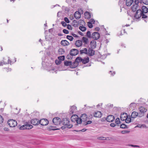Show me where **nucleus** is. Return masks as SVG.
Segmentation results:
<instances>
[{"label": "nucleus", "instance_id": "2", "mask_svg": "<svg viewBox=\"0 0 148 148\" xmlns=\"http://www.w3.org/2000/svg\"><path fill=\"white\" fill-rule=\"evenodd\" d=\"M71 121L75 122H76L77 124L81 123V119H80L77 115L75 114L73 115L71 118Z\"/></svg>", "mask_w": 148, "mask_h": 148}, {"label": "nucleus", "instance_id": "40", "mask_svg": "<svg viewBox=\"0 0 148 148\" xmlns=\"http://www.w3.org/2000/svg\"><path fill=\"white\" fill-rule=\"evenodd\" d=\"M115 122L116 123V124H118V125L120 123V119L119 118H117L115 120Z\"/></svg>", "mask_w": 148, "mask_h": 148}, {"label": "nucleus", "instance_id": "29", "mask_svg": "<svg viewBox=\"0 0 148 148\" xmlns=\"http://www.w3.org/2000/svg\"><path fill=\"white\" fill-rule=\"evenodd\" d=\"M58 52L59 54L62 55L65 53V51L64 49L62 48H60L58 50Z\"/></svg>", "mask_w": 148, "mask_h": 148}, {"label": "nucleus", "instance_id": "56", "mask_svg": "<svg viewBox=\"0 0 148 148\" xmlns=\"http://www.w3.org/2000/svg\"><path fill=\"white\" fill-rule=\"evenodd\" d=\"M86 130H87V129H83L82 130H75V131H76L77 132L81 131H82V132H84L85 131H86Z\"/></svg>", "mask_w": 148, "mask_h": 148}, {"label": "nucleus", "instance_id": "8", "mask_svg": "<svg viewBox=\"0 0 148 148\" xmlns=\"http://www.w3.org/2000/svg\"><path fill=\"white\" fill-rule=\"evenodd\" d=\"M79 53L78 50L76 49H73L70 50V54L72 56H75L76 55Z\"/></svg>", "mask_w": 148, "mask_h": 148}, {"label": "nucleus", "instance_id": "10", "mask_svg": "<svg viewBox=\"0 0 148 148\" xmlns=\"http://www.w3.org/2000/svg\"><path fill=\"white\" fill-rule=\"evenodd\" d=\"M99 37V34L97 32H93L92 35V38L95 40L98 39Z\"/></svg>", "mask_w": 148, "mask_h": 148}, {"label": "nucleus", "instance_id": "3", "mask_svg": "<svg viewBox=\"0 0 148 148\" xmlns=\"http://www.w3.org/2000/svg\"><path fill=\"white\" fill-rule=\"evenodd\" d=\"M33 126L29 124V123L26 122L25 124L21 126L20 129V130L30 129L33 128Z\"/></svg>", "mask_w": 148, "mask_h": 148}, {"label": "nucleus", "instance_id": "6", "mask_svg": "<svg viewBox=\"0 0 148 148\" xmlns=\"http://www.w3.org/2000/svg\"><path fill=\"white\" fill-rule=\"evenodd\" d=\"M52 121L54 124L56 125H58L61 124V120L59 117H55L53 118Z\"/></svg>", "mask_w": 148, "mask_h": 148}, {"label": "nucleus", "instance_id": "44", "mask_svg": "<svg viewBox=\"0 0 148 148\" xmlns=\"http://www.w3.org/2000/svg\"><path fill=\"white\" fill-rule=\"evenodd\" d=\"M56 64L57 65L60 64L61 62V61L59 60H56L55 61Z\"/></svg>", "mask_w": 148, "mask_h": 148}, {"label": "nucleus", "instance_id": "38", "mask_svg": "<svg viewBox=\"0 0 148 148\" xmlns=\"http://www.w3.org/2000/svg\"><path fill=\"white\" fill-rule=\"evenodd\" d=\"M120 127L121 128H125L128 127L126 125L123 123L121 125Z\"/></svg>", "mask_w": 148, "mask_h": 148}, {"label": "nucleus", "instance_id": "63", "mask_svg": "<svg viewBox=\"0 0 148 148\" xmlns=\"http://www.w3.org/2000/svg\"><path fill=\"white\" fill-rule=\"evenodd\" d=\"M100 29V28L99 27H97L95 28V30L97 31H99Z\"/></svg>", "mask_w": 148, "mask_h": 148}, {"label": "nucleus", "instance_id": "48", "mask_svg": "<svg viewBox=\"0 0 148 148\" xmlns=\"http://www.w3.org/2000/svg\"><path fill=\"white\" fill-rule=\"evenodd\" d=\"M8 58H9V57ZM3 62H4V64H11V60H10L9 59H8L7 62H4V61H3Z\"/></svg>", "mask_w": 148, "mask_h": 148}, {"label": "nucleus", "instance_id": "4", "mask_svg": "<svg viewBox=\"0 0 148 148\" xmlns=\"http://www.w3.org/2000/svg\"><path fill=\"white\" fill-rule=\"evenodd\" d=\"M8 125L11 127H15L17 125L16 121L13 119L9 120L8 121Z\"/></svg>", "mask_w": 148, "mask_h": 148}, {"label": "nucleus", "instance_id": "15", "mask_svg": "<svg viewBox=\"0 0 148 148\" xmlns=\"http://www.w3.org/2000/svg\"><path fill=\"white\" fill-rule=\"evenodd\" d=\"M127 116V114L126 113H123L121 114L120 116L121 120L122 121H125L127 119L126 118Z\"/></svg>", "mask_w": 148, "mask_h": 148}, {"label": "nucleus", "instance_id": "55", "mask_svg": "<svg viewBox=\"0 0 148 148\" xmlns=\"http://www.w3.org/2000/svg\"><path fill=\"white\" fill-rule=\"evenodd\" d=\"M92 123L91 121H88L86 122V124H84V125H86L88 124H90Z\"/></svg>", "mask_w": 148, "mask_h": 148}, {"label": "nucleus", "instance_id": "24", "mask_svg": "<svg viewBox=\"0 0 148 148\" xmlns=\"http://www.w3.org/2000/svg\"><path fill=\"white\" fill-rule=\"evenodd\" d=\"M138 113L135 112L134 111L132 112L131 117L132 118H135L136 117L138 116Z\"/></svg>", "mask_w": 148, "mask_h": 148}, {"label": "nucleus", "instance_id": "62", "mask_svg": "<svg viewBox=\"0 0 148 148\" xmlns=\"http://www.w3.org/2000/svg\"><path fill=\"white\" fill-rule=\"evenodd\" d=\"M71 35L73 36L74 37H77L78 36L76 34H72Z\"/></svg>", "mask_w": 148, "mask_h": 148}, {"label": "nucleus", "instance_id": "61", "mask_svg": "<svg viewBox=\"0 0 148 148\" xmlns=\"http://www.w3.org/2000/svg\"><path fill=\"white\" fill-rule=\"evenodd\" d=\"M130 146L132 147H139V146L138 145H130Z\"/></svg>", "mask_w": 148, "mask_h": 148}, {"label": "nucleus", "instance_id": "26", "mask_svg": "<svg viewBox=\"0 0 148 148\" xmlns=\"http://www.w3.org/2000/svg\"><path fill=\"white\" fill-rule=\"evenodd\" d=\"M76 110V107L74 106H71L70 108V113L73 114L74 112Z\"/></svg>", "mask_w": 148, "mask_h": 148}, {"label": "nucleus", "instance_id": "57", "mask_svg": "<svg viewBox=\"0 0 148 148\" xmlns=\"http://www.w3.org/2000/svg\"><path fill=\"white\" fill-rule=\"evenodd\" d=\"M138 3H139V0H135V3L136 4V7H137L138 6Z\"/></svg>", "mask_w": 148, "mask_h": 148}, {"label": "nucleus", "instance_id": "17", "mask_svg": "<svg viewBox=\"0 0 148 148\" xmlns=\"http://www.w3.org/2000/svg\"><path fill=\"white\" fill-rule=\"evenodd\" d=\"M60 44L64 46H68L69 45V42L66 40H62Z\"/></svg>", "mask_w": 148, "mask_h": 148}, {"label": "nucleus", "instance_id": "21", "mask_svg": "<svg viewBox=\"0 0 148 148\" xmlns=\"http://www.w3.org/2000/svg\"><path fill=\"white\" fill-rule=\"evenodd\" d=\"M78 65V63L77 62H75V61L73 63L71 62V64L70 67L72 68H74L76 67Z\"/></svg>", "mask_w": 148, "mask_h": 148}, {"label": "nucleus", "instance_id": "53", "mask_svg": "<svg viewBox=\"0 0 148 148\" xmlns=\"http://www.w3.org/2000/svg\"><path fill=\"white\" fill-rule=\"evenodd\" d=\"M143 3L145 5H148V0H142Z\"/></svg>", "mask_w": 148, "mask_h": 148}, {"label": "nucleus", "instance_id": "49", "mask_svg": "<svg viewBox=\"0 0 148 148\" xmlns=\"http://www.w3.org/2000/svg\"><path fill=\"white\" fill-rule=\"evenodd\" d=\"M130 132V131L128 130L123 131L121 132V133L122 134H125L126 133H128Z\"/></svg>", "mask_w": 148, "mask_h": 148}, {"label": "nucleus", "instance_id": "14", "mask_svg": "<svg viewBox=\"0 0 148 148\" xmlns=\"http://www.w3.org/2000/svg\"><path fill=\"white\" fill-rule=\"evenodd\" d=\"M91 48L92 49H94L96 47V42L95 40H92L90 42Z\"/></svg>", "mask_w": 148, "mask_h": 148}, {"label": "nucleus", "instance_id": "23", "mask_svg": "<svg viewBox=\"0 0 148 148\" xmlns=\"http://www.w3.org/2000/svg\"><path fill=\"white\" fill-rule=\"evenodd\" d=\"M89 62V58L87 57L82 59V62L83 64H86Z\"/></svg>", "mask_w": 148, "mask_h": 148}, {"label": "nucleus", "instance_id": "16", "mask_svg": "<svg viewBox=\"0 0 148 148\" xmlns=\"http://www.w3.org/2000/svg\"><path fill=\"white\" fill-rule=\"evenodd\" d=\"M31 123L34 125H37L39 123V121L37 119H34L31 120Z\"/></svg>", "mask_w": 148, "mask_h": 148}, {"label": "nucleus", "instance_id": "19", "mask_svg": "<svg viewBox=\"0 0 148 148\" xmlns=\"http://www.w3.org/2000/svg\"><path fill=\"white\" fill-rule=\"evenodd\" d=\"M75 45L77 47H79L81 46L82 45V41L80 40H76L75 42Z\"/></svg>", "mask_w": 148, "mask_h": 148}, {"label": "nucleus", "instance_id": "58", "mask_svg": "<svg viewBox=\"0 0 148 148\" xmlns=\"http://www.w3.org/2000/svg\"><path fill=\"white\" fill-rule=\"evenodd\" d=\"M110 125L112 127H114L116 126V124L114 123H112L110 124Z\"/></svg>", "mask_w": 148, "mask_h": 148}, {"label": "nucleus", "instance_id": "20", "mask_svg": "<svg viewBox=\"0 0 148 148\" xmlns=\"http://www.w3.org/2000/svg\"><path fill=\"white\" fill-rule=\"evenodd\" d=\"M140 112L145 114L147 111V109L143 107H141L139 108Z\"/></svg>", "mask_w": 148, "mask_h": 148}, {"label": "nucleus", "instance_id": "25", "mask_svg": "<svg viewBox=\"0 0 148 148\" xmlns=\"http://www.w3.org/2000/svg\"><path fill=\"white\" fill-rule=\"evenodd\" d=\"M87 48H84L79 51V53L80 54L83 53L86 54L87 55Z\"/></svg>", "mask_w": 148, "mask_h": 148}, {"label": "nucleus", "instance_id": "45", "mask_svg": "<svg viewBox=\"0 0 148 148\" xmlns=\"http://www.w3.org/2000/svg\"><path fill=\"white\" fill-rule=\"evenodd\" d=\"M62 31L65 34H67L69 33V31L68 30L65 29H63Z\"/></svg>", "mask_w": 148, "mask_h": 148}, {"label": "nucleus", "instance_id": "42", "mask_svg": "<svg viewBox=\"0 0 148 148\" xmlns=\"http://www.w3.org/2000/svg\"><path fill=\"white\" fill-rule=\"evenodd\" d=\"M92 23H91V22H88V27L90 28H91L92 27L93 25L92 24Z\"/></svg>", "mask_w": 148, "mask_h": 148}, {"label": "nucleus", "instance_id": "59", "mask_svg": "<svg viewBox=\"0 0 148 148\" xmlns=\"http://www.w3.org/2000/svg\"><path fill=\"white\" fill-rule=\"evenodd\" d=\"M66 58L67 59H72V58L71 56L70 55H68L66 56Z\"/></svg>", "mask_w": 148, "mask_h": 148}, {"label": "nucleus", "instance_id": "5", "mask_svg": "<svg viewBox=\"0 0 148 148\" xmlns=\"http://www.w3.org/2000/svg\"><path fill=\"white\" fill-rule=\"evenodd\" d=\"M83 11L81 9L79 10V11H76L74 13V16L75 18L77 19H78L81 17V13H83Z\"/></svg>", "mask_w": 148, "mask_h": 148}, {"label": "nucleus", "instance_id": "7", "mask_svg": "<svg viewBox=\"0 0 148 148\" xmlns=\"http://www.w3.org/2000/svg\"><path fill=\"white\" fill-rule=\"evenodd\" d=\"M49 123L48 120L46 119H41L39 121V123L42 126L47 125Z\"/></svg>", "mask_w": 148, "mask_h": 148}, {"label": "nucleus", "instance_id": "46", "mask_svg": "<svg viewBox=\"0 0 148 148\" xmlns=\"http://www.w3.org/2000/svg\"><path fill=\"white\" fill-rule=\"evenodd\" d=\"M64 20L65 21V22L66 23H70V21L68 18L67 17H65L64 18Z\"/></svg>", "mask_w": 148, "mask_h": 148}, {"label": "nucleus", "instance_id": "1", "mask_svg": "<svg viewBox=\"0 0 148 148\" xmlns=\"http://www.w3.org/2000/svg\"><path fill=\"white\" fill-rule=\"evenodd\" d=\"M70 122L69 119L65 118L63 119L61 121V124L63 126L61 127L62 130H64L66 128H70L73 127V125L70 123Z\"/></svg>", "mask_w": 148, "mask_h": 148}, {"label": "nucleus", "instance_id": "13", "mask_svg": "<svg viewBox=\"0 0 148 148\" xmlns=\"http://www.w3.org/2000/svg\"><path fill=\"white\" fill-rule=\"evenodd\" d=\"M81 119V123L82 121H86L87 119V115L85 114H84L81 115L80 117L79 118Z\"/></svg>", "mask_w": 148, "mask_h": 148}, {"label": "nucleus", "instance_id": "64", "mask_svg": "<svg viewBox=\"0 0 148 148\" xmlns=\"http://www.w3.org/2000/svg\"><path fill=\"white\" fill-rule=\"evenodd\" d=\"M135 104V103H131L130 105L129 106V107H132V106H133L134 105V104Z\"/></svg>", "mask_w": 148, "mask_h": 148}, {"label": "nucleus", "instance_id": "30", "mask_svg": "<svg viewBox=\"0 0 148 148\" xmlns=\"http://www.w3.org/2000/svg\"><path fill=\"white\" fill-rule=\"evenodd\" d=\"M82 41L85 44H87L88 42V39L86 37H83L82 38Z\"/></svg>", "mask_w": 148, "mask_h": 148}, {"label": "nucleus", "instance_id": "36", "mask_svg": "<svg viewBox=\"0 0 148 148\" xmlns=\"http://www.w3.org/2000/svg\"><path fill=\"white\" fill-rule=\"evenodd\" d=\"M66 38L71 41H72L73 39V38L72 36L69 35L66 36Z\"/></svg>", "mask_w": 148, "mask_h": 148}, {"label": "nucleus", "instance_id": "41", "mask_svg": "<svg viewBox=\"0 0 148 148\" xmlns=\"http://www.w3.org/2000/svg\"><path fill=\"white\" fill-rule=\"evenodd\" d=\"M144 114L143 113H141V112H139L138 113V116L139 118H140L142 117V116H144Z\"/></svg>", "mask_w": 148, "mask_h": 148}, {"label": "nucleus", "instance_id": "11", "mask_svg": "<svg viewBox=\"0 0 148 148\" xmlns=\"http://www.w3.org/2000/svg\"><path fill=\"white\" fill-rule=\"evenodd\" d=\"M93 49L89 48L88 50H87V55L89 56H92L95 54V51Z\"/></svg>", "mask_w": 148, "mask_h": 148}, {"label": "nucleus", "instance_id": "31", "mask_svg": "<svg viewBox=\"0 0 148 148\" xmlns=\"http://www.w3.org/2000/svg\"><path fill=\"white\" fill-rule=\"evenodd\" d=\"M82 58L80 57H77L75 59V62H77L78 64L79 62H82Z\"/></svg>", "mask_w": 148, "mask_h": 148}, {"label": "nucleus", "instance_id": "18", "mask_svg": "<svg viewBox=\"0 0 148 148\" xmlns=\"http://www.w3.org/2000/svg\"><path fill=\"white\" fill-rule=\"evenodd\" d=\"M102 115V114L100 111H97L95 112L93 116L96 117H101Z\"/></svg>", "mask_w": 148, "mask_h": 148}, {"label": "nucleus", "instance_id": "22", "mask_svg": "<svg viewBox=\"0 0 148 148\" xmlns=\"http://www.w3.org/2000/svg\"><path fill=\"white\" fill-rule=\"evenodd\" d=\"M141 11L145 14H146L148 12V9L146 6H143L142 7Z\"/></svg>", "mask_w": 148, "mask_h": 148}, {"label": "nucleus", "instance_id": "34", "mask_svg": "<svg viewBox=\"0 0 148 148\" xmlns=\"http://www.w3.org/2000/svg\"><path fill=\"white\" fill-rule=\"evenodd\" d=\"M79 29L82 31H85L86 29V28L85 27L80 26L79 27Z\"/></svg>", "mask_w": 148, "mask_h": 148}, {"label": "nucleus", "instance_id": "9", "mask_svg": "<svg viewBox=\"0 0 148 148\" xmlns=\"http://www.w3.org/2000/svg\"><path fill=\"white\" fill-rule=\"evenodd\" d=\"M142 11L140 9L138 10H137L134 16L135 18L136 19H139L141 17V14Z\"/></svg>", "mask_w": 148, "mask_h": 148}, {"label": "nucleus", "instance_id": "39", "mask_svg": "<svg viewBox=\"0 0 148 148\" xmlns=\"http://www.w3.org/2000/svg\"><path fill=\"white\" fill-rule=\"evenodd\" d=\"M65 57L64 56H61L58 57V59L61 61V60L63 61L64 60Z\"/></svg>", "mask_w": 148, "mask_h": 148}, {"label": "nucleus", "instance_id": "33", "mask_svg": "<svg viewBox=\"0 0 148 148\" xmlns=\"http://www.w3.org/2000/svg\"><path fill=\"white\" fill-rule=\"evenodd\" d=\"M141 16L142 17V18H147L148 17L147 13L145 14V13L142 12L141 14Z\"/></svg>", "mask_w": 148, "mask_h": 148}, {"label": "nucleus", "instance_id": "35", "mask_svg": "<svg viewBox=\"0 0 148 148\" xmlns=\"http://www.w3.org/2000/svg\"><path fill=\"white\" fill-rule=\"evenodd\" d=\"M126 119L125 120V122L127 123H129L131 122V119L130 117H128V116L127 117Z\"/></svg>", "mask_w": 148, "mask_h": 148}, {"label": "nucleus", "instance_id": "27", "mask_svg": "<svg viewBox=\"0 0 148 148\" xmlns=\"http://www.w3.org/2000/svg\"><path fill=\"white\" fill-rule=\"evenodd\" d=\"M84 15L85 16V18L87 19H89L91 18L90 13L88 12H85Z\"/></svg>", "mask_w": 148, "mask_h": 148}, {"label": "nucleus", "instance_id": "47", "mask_svg": "<svg viewBox=\"0 0 148 148\" xmlns=\"http://www.w3.org/2000/svg\"><path fill=\"white\" fill-rule=\"evenodd\" d=\"M97 139L99 140H106V138L104 137H98Z\"/></svg>", "mask_w": 148, "mask_h": 148}, {"label": "nucleus", "instance_id": "50", "mask_svg": "<svg viewBox=\"0 0 148 148\" xmlns=\"http://www.w3.org/2000/svg\"><path fill=\"white\" fill-rule=\"evenodd\" d=\"M61 24H62V25L64 27H66L67 25L66 23L64 21H62L61 22Z\"/></svg>", "mask_w": 148, "mask_h": 148}, {"label": "nucleus", "instance_id": "52", "mask_svg": "<svg viewBox=\"0 0 148 148\" xmlns=\"http://www.w3.org/2000/svg\"><path fill=\"white\" fill-rule=\"evenodd\" d=\"M136 6L135 5H134L132 7V9L133 11L134 12H135V11H136V10L137 9L136 8Z\"/></svg>", "mask_w": 148, "mask_h": 148}, {"label": "nucleus", "instance_id": "43", "mask_svg": "<svg viewBox=\"0 0 148 148\" xmlns=\"http://www.w3.org/2000/svg\"><path fill=\"white\" fill-rule=\"evenodd\" d=\"M3 117L0 115V124H2L3 121Z\"/></svg>", "mask_w": 148, "mask_h": 148}, {"label": "nucleus", "instance_id": "60", "mask_svg": "<svg viewBox=\"0 0 148 148\" xmlns=\"http://www.w3.org/2000/svg\"><path fill=\"white\" fill-rule=\"evenodd\" d=\"M90 22H91L92 23H94L95 21L94 19L92 18L90 20Z\"/></svg>", "mask_w": 148, "mask_h": 148}, {"label": "nucleus", "instance_id": "54", "mask_svg": "<svg viewBox=\"0 0 148 148\" xmlns=\"http://www.w3.org/2000/svg\"><path fill=\"white\" fill-rule=\"evenodd\" d=\"M79 25V23H73V26L75 27H77Z\"/></svg>", "mask_w": 148, "mask_h": 148}, {"label": "nucleus", "instance_id": "51", "mask_svg": "<svg viewBox=\"0 0 148 148\" xmlns=\"http://www.w3.org/2000/svg\"><path fill=\"white\" fill-rule=\"evenodd\" d=\"M67 28L68 29H69V30H72V28L71 27V25H70L69 24H68L67 25Z\"/></svg>", "mask_w": 148, "mask_h": 148}, {"label": "nucleus", "instance_id": "37", "mask_svg": "<svg viewBox=\"0 0 148 148\" xmlns=\"http://www.w3.org/2000/svg\"><path fill=\"white\" fill-rule=\"evenodd\" d=\"M86 36L89 38H92V36H91V33L90 31H88L87 32Z\"/></svg>", "mask_w": 148, "mask_h": 148}, {"label": "nucleus", "instance_id": "32", "mask_svg": "<svg viewBox=\"0 0 148 148\" xmlns=\"http://www.w3.org/2000/svg\"><path fill=\"white\" fill-rule=\"evenodd\" d=\"M71 61H65L64 62V64L67 66H71Z\"/></svg>", "mask_w": 148, "mask_h": 148}, {"label": "nucleus", "instance_id": "28", "mask_svg": "<svg viewBox=\"0 0 148 148\" xmlns=\"http://www.w3.org/2000/svg\"><path fill=\"white\" fill-rule=\"evenodd\" d=\"M133 2V0H126V4L127 6H130L132 5Z\"/></svg>", "mask_w": 148, "mask_h": 148}, {"label": "nucleus", "instance_id": "12", "mask_svg": "<svg viewBox=\"0 0 148 148\" xmlns=\"http://www.w3.org/2000/svg\"><path fill=\"white\" fill-rule=\"evenodd\" d=\"M114 117L112 115H109L106 118V120L108 122H112L114 120Z\"/></svg>", "mask_w": 148, "mask_h": 148}]
</instances>
